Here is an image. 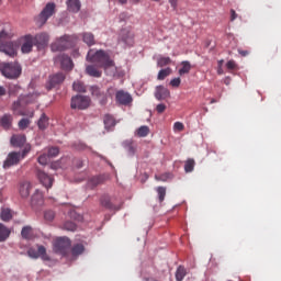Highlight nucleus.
Masks as SVG:
<instances>
[{"label": "nucleus", "mask_w": 281, "mask_h": 281, "mask_svg": "<svg viewBox=\"0 0 281 281\" xmlns=\"http://www.w3.org/2000/svg\"><path fill=\"white\" fill-rule=\"evenodd\" d=\"M155 98L158 100H168V98H170V90L164 86H158L156 88Z\"/></svg>", "instance_id": "obj_17"}, {"label": "nucleus", "mask_w": 281, "mask_h": 281, "mask_svg": "<svg viewBox=\"0 0 281 281\" xmlns=\"http://www.w3.org/2000/svg\"><path fill=\"white\" fill-rule=\"evenodd\" d=\"M170 74H172V68L168 67V68L161 69L158 72V80H166V78H168Z\"/></svg>", "instance_id": "obj_36"}, {"label": "nucleus", "mask_w": 281, "mask_h": 281, "mask_svg": "<svg viewBox=\"0 0 281 281\" xmlns=\"http://www.w3.org/2000/svg\"><path fill=\"white\" fill-rule=\"evenodd\" d=\"M12 120H13L12 114H4L0 119V124L4 128H11L12 127Z\"/></svg>", "instance_id": "obj_25"}, {"label": "nucleus", "mask_w": 281, "mask_h": 281, "mask_svg": "<svg viewBox=\"0 0 281 281\" xmlns=\"http://www.w3.org/2000/svg\"><path fill=\"white\" fill-rule=\"evenodd\" d=\"M79 164L77 165V168H82V160H78Z\"/></svg>", "instance_id": "obj_58"}, {"label": "nucleus", "mask_w": 281, "mask_h": 281, "mask_svg": "<svg viewBox=\"0 0 281 281\" xmlns=\"http://www.w3.org/2000/svg\"><path fill=\"white\" fill-rule=\"evenodd\" d=\"M56 12V4L55 3H47L42 12L34 18L35 25L37 27H43L45 23L49 20V18L54 16Z\"/></svg>", "instance_id": "obj_5"}, {"label": "nucleus", "mask_w": 281, "mask_h": 281, "mask_svg": "<svg viewBox=\"0 0 281 281\" xmlns=\"http://www.w3.org/2000/svg\"><path fill=\"white\" fill-rule=\"evenodd\" d=\"M66 4L67 10L69 12H72L74 14H78V11L80 10V8H82V3L80 2V0H67Z\"/></svg>", "instance_id": "obj_18"}, {"label": "nucleus", "mask_w": 281, "mask_h": 281, "mask_svg": "<svg viewBox=\"0 0 281 281\" xmlns=\"http://www.w3.org/2000/svg\"><path fill=\"white\" fill-rule=\"evenodd\" d=\"M101 205L103 207H106V210H115V205H113V203H111V198L110 196L101 198Z\"/></svg>", "instance_id": "obj_33"}, {"label": "nucleus", "mask_w": 281, "mask_h": 281, "mask_svg": "<svg viewBox=\"0 0 281 281\" xmlns=\"http://www.w3.org/2000/svg\"><path fill=\"white\" fill-rule=\"evenodd\" d=\"M214 103H216V101H215V99H212L211 104H214Z\"/></svg>", "instance_id": "obj_61"}, {"label": "nucleus", "mask_w": 281, "mask_h": 281, "mask_svg": "<svg viewBox=\"0 0 281 281\" xmlns=\"http://www.w3.org/2000/svg\"><path fill=\"white\" fill-rule=\"evenodd\" d=\"M44 218H45V221H48L49 223H52V221H54V218H56V213L52 210H48V211L44 212Z\"/></svg>", "instance_id": "obj_45"}, {"label": "nucleus", "mask_w": 281, "mask_h": 281, "mask_svg": "<svg viewBox=\"0 0 281 281\" xmlns=\"http://www.w3.org/2000/svg\"><path fill=\"white\" fill-rule=\"evenodd\" d=\"M32 205H42L43 204V194L36 192L31 200Z\"/></svg>", "instance_id": "obj_37"}, {"label": "nucleus", "mask_w": 281, "mask_h": 281, "mask_svg": "<svg viewBox=\"0 0 281 281\" xmlns=\"http://www.w3.org/2000/svg\"><path fill=\"white\" fill-rule=\"evenodd\" d=\"M52 168H56V165H52Z\"/></svg>", "instance_id": "obj_63"}, {"label": "nucleus", "mask_w": 281, "mask_h": 281, "mask_svg": "<svg viewBox=\"0 0 281 281\" xmlns=\"http://www.w3.org/2000/svg\"><path fill=\"white\" fill-rule=\"evenodd\" d=\"M60 149L58 147H50L48 149V157H58Z\"/></svg>", "instance_id": "obj_48"}, {"label": "nucleus", "mask_w": 281, "mask_h": 281, "mask_svg": "<svg viewBox=\"0 0 281 281\" xmlns=\"http://www.w3.org/2000/svg\"><path fill=\"white\" fill-rule=\"evenodd\" d=\"M25 98H27V97H19V99L13 102L11 109H12L14 115H24L23 110H21V106H23V104H24L23 100H25Z\"/></svg>", "instance_id": "obj_20"}, {"label": "nucleus", "mask_w": 281, "mask_h": 281, "mask_svg": "<svg viewBox=\"0 0 281 281\" xmlns=\"http://www.w3.org/2000/svg\"><path fill=\"white\" fill-rule=\"evenodd\" d=\"M238 19V14L234 9L231 10V21H236Z\"/></svg>", "instance_id": "obj_53"}, {"label": "nucleus", "mask_w": 281, "mask_h": 281, "mask_svg": "<svg viewBox=\"0 0 281 281\" xmlns=\"http://www.w3.org/2000/svg\"><path fill=\"white\" fill-rule=\"evenodd\" d=\"M74 91H77L78 93H85L87 91V88L85 87V83L77 81L72 85Z\"/></svg>", "instance_id": "obj_39"}, {"label": "nucleus", "mask_w": 281, "mask_h": 281, "mask_svg": "<svg viewBox=\"0 0 281 281\" xmlns=\"http://www.w3.org/2000/svg\"><path fill=\"white\" fill-rule=\"evenodd\" d=\"M33 43L37 49H45L47 45H49V34L47 33H38L33 36Z\"/></svg>", "instance_id": "obj_12"}, {"label": "nucleus", "mask_w": 281, "mask_h": 281, "mask_svg": "<svg viewBox=\"0 0 281 281\" xmlns=\"http://www.w3.org/2000/svg\"><path fill=\"white\" fill-rule=\"evenodd\" d=\"M70 43H69V36L65 35L59 37L58 40H56L52 45V52H63L65 49H67V47H69Z\"/></svg>", "instance_id": "obj_13"}, {"label": "nucleus", "mask_w": 281, "mask_h": 281, "mask_svg": "<svg viewBox=\"0 0 281 281\" xmlns=\"http://www.w3.org/2000/svg\"><path fill=\"white\" fill-rule=\"evenodd\" d=\"M10 38V34L5 31L0 32V52L10 56V58H14L16 56V48L19 44L16 42L8 41Z\"/></svg>", "instance_id": "obj_3"}, {"label": "nucleus", "mask_w": 281, "mask_h": 281, "mask_svg": "<svg viewBox=\"0 0 281 281\" xmlns=\"http://www.w3.org/2000/svg\"><path fill=\"white\" fill-rule=\"evenodd\" d=\"M88 63H98L99 67H102L106 74L111 78H120L122 76V71L117 70L115 64L109 57L104 50H97L95 53L93 49H90L87 55Z\"/></svg>", "instance_id": "obj_1"}, {"label": "nucleus", "mask_w": 281, "mask_h": 281, "mask_svg": "<svg viewBox=\"0 0 281 281\" xmlns=\"http://www.w3.org/2000/svg\"><path fill=\"white\" fill-rule=\"evenodd\" d=\"M82 41L88 45V47H91V45H95V36L91 32L82 33Z\"/></svg>", "instance_id": "obj_23"}, {"label": "nucleus", "mask_w": 281, "mask_h": 281, "mask_svg": "<svg viewBox=\"0 0 281 281\" xmlns=\"http://www.w3.org/2000/svg\"><path fill=\"white\" fill-rule=\"evenodd\" d=\"M102 68L100 64L94 63L86 67V74L92 78H102V70H100Z\"/></svg>", "instance_id": "obj_15"}, {"label": "nucleus", "mask_w": 281, "mask_h": 281, "mask_svg": "<svg viewBox=\"0 0 281 281\" xmlns=\"http://www.w3.org/2000/svg\"><path fill=\"white\" fill-rule=\"evenodd\" d=\"M186 276H188V271L183 266H179L176 271V280L183 281V278H186Z\"/></svg>", "instance_id": "obj_30"}, {"label": "nucleus", "mask_w": 281, "mask_h": 281, "mask_svg": "<svg viewBox=\"0 0 281 281\" xmlns=\"http://www.w3.org/2000/svg\"><path fill=\"white\" fill-rule=\"evenodd\" d=\"M194 166H195L194 159L192 158L188 159L184 164L186 172H192V170H194Z\"/></svg>", "instance_id": "obj_40"}, {"label": "nucleus", "mask_w": 281, "mask_h": 281, "mask_svg": "<svg viewBox=\"0 0 281 281\" xmlns=\"http://www.w3.org/2000/svg\"><path fill=\"white\" fill-rule=\"evenodd\" d=\"M31 189H32V184H30V182L20 183V194L22 199H26V196H30Z\"/></svg>", "instance_id": "obj_22"}, {"label": "nucleus", "mask_w": 281, "mask_h": 281, "mask_svg": "<svg viewBox=\"0 0 281 281\" xmlns=\"http://www.w3.org/2000/svg\"><path fill=\"white\" fill-rule=\"evenodd\" d=\"M172 59L170 57H160L157 61L158 67H166V65H170Z\"/></svg>", "instance_id": "obj_42"}, {"label": "nucleus", "mask_w": 281, "mask_h": 281, "mask_svg": "<svg viewBox=\"0 0 281 281\" xmlns=\"http://www.w3.org/2000/svg\"><path fill=\"white\" fill-rule=\"evenodd\" d=\"M38 95H41L38 92H34L31 94L21 95L20 98H24L23 103L25 106V104H32V103L36 102V100H38Z\"/></svg>", "instance_id": "obj_24"}, {"label": "nucleus", "mask_w": 281, "mask_h": 281, "mask_svg": "<svg viewBox=\"0 0 281 281\" xmlns=\"http://www.w3.org/2000/svg\"><path fill=\"white\" fill-rule=\"evenodd\" d=\"M238 54H240V56H249V50H243V49H238Z\"/></svg>", "instance_id": "obj_55"}, {"label": "nucleus", "mask_w": 281, "mask_h": 281, "mask_svg": "<svg viewBox=\"0 0 281 281\" xmlns=\"http://www.w3.org/2000/svg\"><path fill=\"white\" fill-rule=\"evenodd\" d=\"M1 221L8 223L12 218V211L10 209H2L0 213Z\"/></svg>", "instance_id": "obj_32"}, {"label": "nucleus", "mask_w": 281, "mask_h": 281, "mask_svg": "<svg viewBox=\"0 0 281 281\" xmlns=\"http://www.w3.org/2000/svg\"><path fill=\"white\" fill-rule=\"evenodd\" d=\"M37 126L41 131H45V128H47V126H49V119L47 117V115L42 114L38 122H37Z\"/></svg>", "instance_id": "obj_27"}, {"label": "nucleus", "mask_w": 281, "mask_h": 281, "mask_svg": "<svg viewBox=\"0 0 281 281\" xmlns=\"http://www.w3.org/2000/svg\"><path fill=\"white\" fill-rule=\"evenodd\" d=\"M91 104V99H89V97H85V95H76L72 97L71 99V109H79V110H85V109H89V105Z\"/></svg>", "instance_id": "obj_9"}, {"label": "nucleus", "mask_w": 281, "mask_h": 281, "mask_svg": "<svg viewBox=\"0 0 281 281\" xmlns=\"http://www.w3.org/2000/svg\"><path fill=\"white\" fill-rule=\"evenodd\" d=\"M157 192H158L159 202L164 203V200L166 199V188L165 187H158Z\"/></svg>", "instance_id": "obj_43"}, {"label": "nucleus", "mask_w": 281, "mask_h": 281, "mask_svg": "<svg viewBox=\"0 0 281 281\" xmlns=\"http://www.w3.org/2000/svg\"><path fill=\"white\" fill-rule=\"evenodd\" d=\"M91 93L100 100L101 104H106V94H104L98 86L91 87Z\"/></svg>", "instance_id": "obj_21"}, {"label": "nucleus", "mask_w": 281, "mask_h": 281, "mask_svg": "<svg viewBox=\"0 0 281 281\" xmlns=\"http://www.w3.org/2000/svg\"><path fill=\"white\" fill-rule=\"evenodd\" d=\"M218 74H221V70H218Z\"/></svg>", "instance_id": "obj_64"}, {"label": "nucleus", "mask_w": 281, "mask_h": 281, "mask_svg": "<svg viewBox=\"0 0 281 281\" xmlns=\"http://www.w3.org/2000/svg\"><path fill=\"white\" fill-rule=\"evenodd\" d=\"M169 3L171 5V8H173V10H177L178 0H169Z\"/></svg>", "instance_id": "obj_54"}, {"label": "nucleus", "mask_w": 281, "mask_h": 281, "mask_svg": "<svg viewBox=\"0 0 281 281\" xmlns=\"http://www.w3.org/2000/svg\"><path fill=\"white\" fill-rule=\"evenodd\" d=\"M120 1V3H126V1H128V0H119Z\"/></svg>", "instance_id": "obj_60"}, {"label": "nucleus", "mask_w": 281, "mask_h": 281, "mask_svg": "<svg viewBox=\"0 0 281 281\" xmlns=\"http://www.w3.org/2000/svg\"><path fill=\"white\" fill-rule=\"evenodd\" d=\"M72 256H80L81 254H85V245L77 244L71 249Z\"/></svg>", "instance_id": "obj_35"}, {"label": "nucleus", "mask_w": 281, "mask_h": 281, "mask_svg": "<svg viewBox=\"0 0 281 281\" xmlns=\"http://www.w3.org/2000/svg\"><path fill=\"white\" fill-rule=\"evenodd\" d=\"M183 128H186V126L181 122H176L173 124V131H178L179 133H181V131H183Z\"/></svg>", "instance_id": "obj_49"}, {"label": "nucleus", "mask_w": 281, "mask_h": 281, "mask_svg": "<svg viewBox=\"0 0 281 281\" xmlns=\"http://www.w3.org/2000/svg\"><path fill=\"white\" fill-rule=\"evenodd\" d=\"M18 45H21L22 54H30L34 47V35L27 34L19 38Z\"/></svg>", "instance_id": "obj_8"}, {"label": "nucleus", "mask_w": 281, "mask_h": 281, "mask_svg": "<svg viewBox=\"0 0 281 281\" xmlns=\"http://www.w3.org/2000/svg\"><path fill=\"white\" fill-rule=\"evenodd\" d=\"M140 0H132V3H139Z\"/></svg>", "instance_id": "obj_59"}, {"label": "nucleus", "mask_w": 281, "mask_h": 281, "mask_svg": "<svg viewBox=\"0 0 281 281\" xmlns=\"http://www.w3.org/2000/svg\"><path fill=\"white\" fill-rule=\"evenodd\" d=\"M123 148H125L128 155H135V146H133V140H124Z\"/></svg>", "instance_id": "obj_34"}, {"label": "nucleus", "mask_w": 281, "mask_h": 281, "mask_svg": "<svg viewBox=\"0 0 281 281\" xmlns=\"http://www.w3.org/2000/svg\"><path fill=\"white\" fill-rule=\"evenodd\" d=\"M10 238V229L5 225L0 224V243Z\"/></svg>", "instance_id": "obj_28"}, {"label": "nucleus", "mask_w": 281, "mask_h": 281, "mask_svg": "<svg viewBox=\"0 0 281 281\" xmlns=\"http://www.w3.org/2000/svg\"><path fill=\"white\" fill-rule=\"evenodd\" d=\"M116 102L126 106L127 104H131V102H133V97H131L127 92L120 90L116 92Z\"/></svg>", "instance_id": "obj_16"}, {"label": "nucleus", "mask_w": 281, "mask_h": 281, "mask_svg": "<svg viewBox=\"0 0 281 281\" xmlns=\"http://www.w3.org/2000/svg\"><path fill=\"white\" fill-rule=\"evenodd\" d=\"M227 69H237L238 65H236V61L234 60H228L226 64Z\"/></svg>", "instance_id": "obj_50"}, {"label": "nucleus", "mask_w": 281, "mask_h": 281, "mask_svg": "<svg viewBox=\"0 0 281 281\" xmlns=\"http://www.w3.org/2000/svg\"><path fill=\"white\" fill-rule=\"evenodd\" d=\"M171 87H180L181 86V78H175L170 81Z\"/></svg>", "instance_id": "obj_51"}, {"label": "nucleus", "mask_w": 281, "mask_h": 281, "mask_svg": "<svg viewBox=\"0 0 281 281\" xmlns=\"http://www.w3.org/2000/svg\"><path fill=\"white\" fill-rule=\"evenodd\" d=\"M38 164H41V166H47V161H49V156L46 154L41 155L37 158Z\"/></svg>", "instance_id": "obj_47"}, {"label": "nucleus", "mask_w": 281, "mask_h": 281, "mask_svg": "<svg viewBox=\"0 0 281 281\" xmlns=\"http://www.w3.org/2000/svg\"><path fill=\"white\" fill-rule=\"evenodd\" d=\"M18 126L21 131H25V128H27V126H30V119L20 120V122L18 123Z\"/></svg>", "instance_id": "obj_46"}, {"label": "nucleus", "mask_w": 281, "mask_h": 281, "mask_svg": "<svg viewBox=\"0 0 281 281\" xmlns=\"http://www.w3.org/2000/svg\"><path fill=\"white\" fill-rule=\"evenodd\" d=\"M149 133H150V127L143 125L136 130L135 135L137 137H148Z\"/></svg>", "instance_id": "obj_29"}, {"label": "nucleus", "mask_w": 281, "mask_h": 281, "mask_svg": "<svg viewBox=\"0 0 281 281\" xmlns=\"http://www.w3.org/2000/svg\"><path fill=\"white\" fill-rule=\"evenodd\" d=\"M0 71L4 78H8L9 80H16V78L21 77L23 68L18 61L4 63L2 64Z\"/></svg>", "instance_id": "obj_4"}, {"label": "nucleus", "mask_w": 281, "mask_h": 281, "mask_svg": "<svg viewBox=\"0 0 281 281\" xmlns=\"http://www.w3.org/2000/svg\"><path fill=\"white\" fill-rule=\"evenodd\" d=\"M71 247V241L67 237H60L55 241L54 251L60 256H66Z\"/></svg>", "instance_id": "obj_6"}, {"label": "nucleus", "mask_w": 281, "mask_h": 281, "mask_svg": "<svg viewBox=\"0 0 281 281\" xmlns=\"http://www.w3.org/2000/svg\"><path fill=\"white\" fill-rule=\"evenodd\" d=\"M182 67L179 69V76H186V74H190V70L192 69V65L190 61H182Z\"/></svg>", "instance_id": "obj_31"}, {"label": "nucleus", "mask_w": 281, "mask_h": 281, "mask_svg": "<svg viewBox=\"0 0 281 281\" xmlns=\"http://www.w3.org/2000/svg\"><path fill=\"white\" fill-rule=\"evenodd\" d=\"M74 215H76V212H72V213H71V216H74Z\"/></svg>", "instance_id": "obj_62"}, {"label": "nucleus", "mask_w": 281, "mask_h": 281, "mask_svg": "<svg viewBox=\"0 0 281 281\" xmlns=\"http://www.w3.org/2000/svg\"><path fill=\"white\" fill-rule=\"evenodd\" d=\"M27 138L25 135H13L11 137V144L15 146L16 148H21V146H26Z\"/></svg>", "instance_id": "obj_19"}, {"label": "nucleus", "mask_w": 281, "mask_h": 281, "mask_svg": "<svg viewBox=\"0 0 281 281\" xmlns=\"http://www.w3.org/2000/svg\"><path fill=\"white\" fill-rule=\"evenodd\" d=\"M104 126L106 131H111L113 126H115V119L111 116L110 114H105L103 117Z\"/></svg>", "instance_id": "obj_26"}, {"label": "nucleus", "mask_w": 281, "mask_h": 281, "mask_svg": "<svg viewBox=\"0 0 281 281\" xmlns=\"http://www.w3.org/2000/svg\"><path fill=\"white\" fill-rule=\"evenodd\" d=\"M65 78H67V76L63 72H57L50 76L46 82L47 91H52V89L58 87V85H63V82H65Z\"/></svg>", "instance_id": "obj_11"}, {"label": "nucleus", "mask_w": 281, "mask_h": 281, "mask_svg": "<svg viewBox=\"0 0 281 281\" xmlns=\"http://www.w3.org/2000/svg\"><path fill=\"white\" fill-rule=\"evenodd\" d=\"M21 235L25 238V240H30V238H32V226H24Z\"/></svg>", "instance_id": "obj_38"}, {"label": "nucleus", "mask_w": 281, "mask_h": 281, "mask_svg": "<svg viewBox=\"0 0 281 281\" xmlns=\"http://www.w3.org/2000/svg\"><path fill=\"white\" fill-rule=\"evenodd\" d=\"M32 150V145L26 144L24 146V150L22 151H11L7 156V159L3 162V168L8 170V168H12V166H19L21 162V159H25L27 157L29 153Z\"/></svg>", "instance_id": "obj_2"}, {"label": "nucleus", "mask_w": 281, "mask_h": 281, "mask_svg": "<svg viewBox=\"0 0 281 281\" xmlns=\"http://www.w3.org/2000/svg\"><path fill=\"white\" fill-rule=\"evenodd\" d=\"M156 111L157 113H164V111H166V104L160 103L156 106Z\"/></svg>", "instance_id": "obj_52"}, {"label": "nucleus", "mask_w": 281, "mask_h": 281, "mask_svg": "<svg viewBox=\"0 0 281 281\" xmlns=\"http://www.w3.org/2000/svg\"><path fill=\"white\" fill-rule=\"evenodd\" d=\"M75 221H82V215H77V216L75 217Z\"/></svg>", "instance_id": "obj_57"}, {"label": "nucleus", "mask_w": 281, "mask_h": 281, "mask_svg": "<svg viewBox=\"0 0 281 281\" xmlns=\"http://www.w3.org/2000/svg\"><path fill=\"white\" fill-rule=\"evenodd\" d=\"M27 256L29 258H33L34 260H37V258H41L42 260H44L45 262H49L50 258L47 255V249L45 248V246H37V250L34 248H30L27 250Z\"/></svg>", "instance_id": "obj_7"}, {"label": "nucleus", "mask_w": 281, "mask_h": 281, "mask_svg": "<svg viewBox=\"0 0 281 281\" xmlns=\"http://www.w3.org/2000/svg\"><path fill=\"white\" fill-rule=\"evenodd\" d=\"M7 90L3 88V86H0V97L5 95Z\"/></svg>", "instance_id": "obj_56"}, {"label": "nucleus", "mask_w": 281, "mask_h": 281, "mask_svg": "<svg viewBox=\"0 0 281 281\" xmlns=\"http://www.w3.org/2000/svg\"><path fill=\"white\" fill-rule=\"evenodd\" d=\"M77 225H76V223H74V222H65V224H64V229H66L67 232H76V229H77Z\"/></svg>", "instance_id": "obj_44"}, {"label": "nucleus", "mask_w": 281, "mask_h": 281, "mask_svg": "<svg viewBox=\"0 0 281 281\" xmlns=\"http://www.w3.org/2000/svg\"><path fill=\"white\" fill-rule=\"evenodd\" d=\"M103 181L104 178H102V176H97L89 181V184L92 186V188H95L97 186H100V183H102Z\"/></svg>", "instance_id": "obj_41"}, {"label": "nucleus", "mask_w": 281, "mask_h": 281, "mask_svg": "<svg viewBox=\"0 0 281 281\" xmlns=\"http://www.w3.org/2000/svg\"><path fill=\"white\" fill-rule=\"evenodd\" d=\"M37 179L38 181L42 183V186H44V188H46V190H49V188H52V186H54V177L45 173V171L37 169Z\"/></svg>", "instance_id": "obj_14"}, {"label": "nucleus", "mask_w": 281, "mask_h": 281, "mask_svg": "<svg viewBox=\"0 0 281 281\" xmlns=\"http://www.w3.org/2000/svg\"><path fill=\"white\" fill-rule=\"evenodd\" d=\"M55 64L60 65V68L64 71H71V69H74V61L71 60V57L65 54H59L55 57Z\"/></svg>", "instance_id": "obj_10"}]
</instances>
